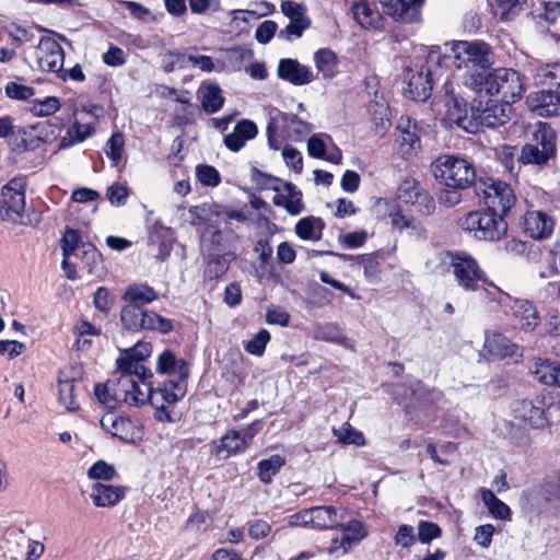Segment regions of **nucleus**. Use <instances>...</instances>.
Instances as JSON below:
<instances>
[{
	"instance_id": "obj_20",
	"label": "nucleus",
	"mask_w": 560,
	"mask_h": 560,
	"mask_svg": "<svg viewBox=\"0 0 560 560\" xmlns=\"http://www.w3.org/2000/svg\"><path fill=\"white\" fill-rule=\"evenodd\" d=\"M117 380L118 387L122 390L119 396V406L140 407L148 402L149 394L144 383L142 388L129 374H119Z\"/></svg>"
},
{
	"instance_id": "obj_41",
	"label": "nucleus",
	"mask_w": 560,
	"mask_h": 560,
	"mask_svg": "<svg viewBox=\"0 0 560 560\" xmlns=\"http://www.w3.org/2000/svg\"><path fill=\"white\" fill-rule=\"evenodd\" d=\"M285 464L281 455H272L269 458L261 459L258 463V478L264 483H270L282 466Z\"/></svg>"
},
{
	"instance_id": "obj_40",
	"label": "nucleus",
	"mask_w": 560,
	"mask_h": 560,
	"mask_svg": "<svg viewBox=\"0 0 560 560\" xmlns=\"http://www.w3.org/2000/svg\"><path fill=\"white\" fill-rule=\"evenodd\" d=\"M481 500L493 517L503 521L511 518V509L503 501L498 499L491 490L482 489Z\"/></svg>"
},
{
	"instance_id": "obj_10",
	"label": "nucleus",
	"mask_w": 560,
	"mask_h": 560,
	"mask_svg": "<svg viewBox=\"0 0 560 560\" xmlns=\"http://www.w3.org/2000/svg\"><path fill=\"white\" fill-rule=\"evenodd\" d=\"M534 143L525 144L518 158L523 164H545L556 153V133L550 126L538 122L533 133Z\"/></svg>"
},
{
	"instance_id": "obj_37",
	"label": "nucleus",
	"mask_w": 560,
	"mask_h": 560,
	"mask_svg": "<svg viewBox=\"0 0 560 560\" xmlns=\"http://www.w3.org/2000/svg\"><path fill=\"white\" fill-rule=\"evenodd\" d=\"M117 365L120 371V374H129L132 377L138 376L142 381L150 378L152 376V372L149 369H147L142 362H140L136 358L130 357L125 351L117 359Z\"/></svg>"
},
{
	"instance_id": "obj_5",
	"label": "nucleus",
	"mask_w": 560,
	"mask_h": 560,
	"mask_svg": "<svg viewBox=\"0 0 560 560\" xmlns=\"http://www.w3.org/2000/svg\"><path fill=\"white\" fill-rule=\"evenodd\" d=\"M534 79L538 84L556 88L555 91H540L536 94L540 115L560 114V63H546L537 67Z\"/></svg>"
},
{
	"instance_id": "obj_52",
	"label": "nucleus",
	"mask_w": 560,
	"mask_h": 560,
	"mask_svg": "<svg viewBox=\"0 0 560 560\" xmlns=\"http://www.w3.org/2000/svg\"><path fill=\"white\" fill-rule=\"evenodd\" d=\"M397 128L400 131V140L402 144H408L409 147L413 148L415 144L419 142L417 125L411 124L410 118L401 117Z\"/></svg>"
},
{
	"instance_id": "obj_8",
	"label": "nucleus",
	"mask_w": 560,
	"mask_h": 560,
	"mask_svg": "<svg viewBox=\"0 0 560 560\" xmlns=\"http://www.w3.org/2000/svg\"><path fill=\"white\" fill-rule=\"evenodd\" d=\"M120 322L129 331L155 330L161 334H168L173 330V320L165 318L153 311L138 307L137 305L122 306Z\"/></svg>"
},
{
	"instance_id": "obj_28",
	"label": "nucleus",
	"mask_w": 560,
	"mask_h": 560,
	"mask_svg": "<svg viewBox=\"0 0 560 560\" xmlns=\"http://www.w3.org/2000/svg\"><path fill=\"white\" fill-rule=\"evenodd\" d=\"M156 371L161 374L177 376L178 381H185L189 375L186 361L176 358L171 350H164L159 354Z\"/></svg>"
},
{
	"instance_id": "obj_63",
	"label": "nucleus",
	"mask_w": 560,
	"mask_h": 560,
	"mask_svg": "<svg viewBox=\"0 0 560 560\" xmlns=\"http://www.w3.org/2000/svg\"><path fill=\"white\" fill-rule=\"evenodd\" d=\"M324 137L330 139L329 136L326 135H314L308 139L307 152L311 156L316 159H324L325 152L327 150Z\"/></svg>"
},
{
	"instance_id": "obj_48",
	"label": "nucleus",
	"mask_w": 560,
	"mask_h": 560,
	"mask_svg": "<svg viewBox=\"0 0 560 560\" xmlns=\"http://www.w3.org/2000/svg\"><path fill=\"white\" fill-rule=\"evenodd\" d=\"M244 441L241 439L240 431H230L221 439V444L217 450L220 454L225 452V457L245 451Z\"/></svg>"
},
{
	"instance_id": "obj_1",
	"label": "nucleus",
	"mask_w": 560,
	"mask_h": 560,
	"mask_svg": "<svg viewBox=\"0 0 560 560\" xmlns=\"http://www.w3.org/2000/svg\"><path fill=\"white\" fill-rule=\"evenodd\" d=\"M465 84L475 91L485 90L489 95L500 96L508 104L518 101L525 91L520 73L506 68L495 69L486 77L482 73L471 74Z\"/></svg>"
},
{
	"instance_id": "obj_15",
	"label": "nucleus",
	"mask_w": 560,
	"mask_h": 560,
	"mask_svg": "<svg viewBox=\"0 0 560 560\" xmlns=\"http://www.w3.org/2000/svg\"><path fill=\"white\" fill-rule=\"evenodd\" d=\"M338 527L341 529V535L334 537L327 547V552L330 556L340 557L346 555L352 546L359 544L368 535L363 523L358 520L349 521Z\"/></svg>"
},
{
	"instance_id": "obj_17",
	"label": "nucleus",
	"mask_w": 560,
	"mask_h": 560,
	"mask_svg": "<svg viewBox=\"0 0 560 560\" xmlns=\"http://www.w3.org/2000/svg\"><path fill=\"white\" fill-rule=\"evenodd\" d=\"M35 56L40 70L56 73L62 70L63 49L54 38H40Z\"/></svg>"
},
{
	"instance_id": "obj_53",
	"label": "nucleus",
	"mask_w": 560,
	"mask_h": 560,
	"mask_svg": "<svg viewBox=\"0 0 560 560\" xmlns=\"http://www.w3.org/2000/svg\"><path fill=\"white\" fill-rule=\"evenodd\" d=\"M124 145L125 139L120 132L112 135L106 143L105 153L114 162L115 165H117L121 160Z\"/></svg>"
},
{
	"instance_id": "obj_27",
	"label": "nucleus",
	"mask_w": 560,
	"mask_h": 560,
	"mask_svg": "<svg viewBox=\"0 0 560 560\" xmlns=\"http://www.w3.org/2000/svg\"><path fill=\"white\" fill-rule=\"evenodd\" d=\"M508 310L520 325L521 329L533 330L539 324V314L532 302L527 300H513Z\"/></svg>"
},
{
	"instance_id": "obj_21",
	"label": "nucleus",
	"mask_w": 560,
	"mask_h": 560,
	"mask_svg": "<svg viewBox=\"0 0 560 560\" xmlns=\"http://www.w3.org/2000/svg\"><path fill=\"white\" fill-rule=\"evenodd\" d=\"M445 120L450 125H456L463 129H467L465 121L467 120V103L464 98L455 95L454 88L451 82H445Z\"/></svg>"
},
{
	"instance_id": "obj_4",
	"label": "nucleus",
	"mask_w": 560,
	"mask_h": 560,
	"mask_svg": "<svg viewBox=\"0 0 560 560\" xmlns=\"http://www.w3.org/2000/svg\"><path fill=\"white\" fill-rule=\"evenodd\" d=\"M459 226L475 238L483 241H498L508 231L503 217L491 210L468 212L459 220Z\"/></svg>"
},
{
	"instance_id": "obj_12",
	"label": "nucleus",
	"mask_w": 560,
	"mask_h": 560,
	"mask_svg": "<svg viewBox=\"0 0 560 560\" xmlns=\"http://www.w3.org/2000/svg\"><path fill=\"white\" fill-rule=\"evenodd\" d=\"M482 198L488 210L506 213L515 203L513 189L504 182L492 178L483 182Z\"/></svg>"
},
{
	"instance_id": "obj_62",
	"label": "nucleus",
	"mask_w": 560,
	"mask_h": 560,
	"mask_svg": "<svg viewBox=\"0 0 560 560\" xmlns=\"http://www.w3.org/2000/svg\"><path fill=\"white\" fill-rule=\"evenodd\" d=\"M266 320L270 325L287 327L290 322V314L281 306H270L267 308Z\"/></svg>"
},
{
	"instance_id": "obj_35",
	"label": "nucleus",
	"mask_w": 560,
	"mask_h": 560,
	"mask_svg": "<svg viewBox=\"0 0 560 560\" xmlns=\"http://www.w3.org/2000/svg\"><path fill=\"white\" fill-rule=\"evenodd\" d=\"M79 260L82 268L88 271L89 275L101 277L103 273V259L100 252L92 244H85L81 246V253L79 257H74Z\"/></svg>"
},
{
	"instance_id": "obj_16",
	"label": "nucleus",
	"mask_w": 560,
	"mask_h": 560,
	"mask_svg": "<svg viewBox=\"0 0 560 560\" xmlns=\"http://www.w3.org/2000/svg\"><path fill=\"white\" fill-rule=\"evenodd\" d=\"M520 226L530 238L545 240L551 235L555 220L545 211L529 209L521 218Z\"/></svg>"
},
{
	"instance_id": "obj_43",
	"label": "nucleus",
	"mask_w": 560,
	"mask_h": 560,
	"mask_svg": "<svg viewBox=\"0 0 560 560\" xmlns=\"http://www.w3.org/2000/svg\"><path fill=\"white\" fill-rule=\"evenodd\" d=\"M314 61L318 72H322L324 78H332L335 75L337 57L334 51L319 49L314 55Z\"/></svg>"
},
{
	"instance_id": "obj_9",
	"label": "nucleus",
	"mask_w": 560,
	"mask_h": 560,
	"mask_svg": "<svg viewBox=\"0 0 560 560\" xmlns=\"http://www.w3.org/2000/svg\"><path fill=\"white\" fill-rule=\"evenodd\" d=\"M451 50L457 69H487L492 65L491 47L482 40H457Z\"/></svg>"
},
{
	"instance_id": "obj_22",
	"label": "nucleus",
	"mask_w": 560,
	"mask_h": 560,
	"mask_svg": "<svg viewBox=\"0 0 560 560\" xmlns=\"http://www.w3.org/2000/svg\"><path fill=\"white\" fill-rule=\"evenodd\" d=\"M278 77L293 85H304L315 80V75L308 67L291 58L279 61Z\"/></svg>"
},
{
	"instance_id": "obj_31",
	"label": "nucleus",
	"mask_w": 560,
	"mask_h": 560,
	"mask_svg": "<svg viewBox=\"0 0 560 560\" xmlns=\"http://www.w3.org/2000/svg\"><path fill=\"white\" fill-rule=\"evenodd\" d=\"M159 295L153 288L143 283H133L125 289L121 296L128 305H137L142 307L145 304H150L158 300Z\"/></svg>"
},
{
	"instance_id": "obj_3",
	"label": "nucleus",
	"mask_w": 560,
	"mask_h": 560,
	"mask_svg": "<svg viewBox=\"0 0 560 560\" xmlns=\"http://www.w3.org/2000/svg\"><path fill=\"white\" fill-rule=\"evenodd\" d=\"M432 172L435 179L454 189L468 188L476 177L474 166L467 160L454 155L439 156L432 164Z\"/></svg>"
},
{
	"instance_id": "obj_44",
	"label": "nucleus",
	"mask_w": 560,
	"mask_h": 560,
	"mask_svg": "<svg viewBox=\"0 0 560 560\" xmlns=\"http://www.w3.org/2000/svg\"><path fill=\"white\" fill-rule=\"evenodd\" d=\"M541 505L547 510H560V483L552 481L544 485L539 490Z\"/></svg>"
},
{
	"instance_id": "obj_13",
	"label": "nucleus",
	"mask_w": 560,
	"mask_h": 560,
	"mask_svg": "<svg viewBox=\"0 0 560 560\" xmlns=\"http://www.w3.org/2000/svg\"><path fill=\"white\" fill-rule=\"evenodd\" d=\"M101 425L104 431L125 443H136L142 440L143 431L140 422L128 417L107 413L102 417Z\"/></svg>"
},
{
	"instance_id": "obj_6",
	"label": "nucleus",
	"mask_w": 560,
	"mask_h": 560,
	"mask_svg": "<svg viewBox=\"0 0 560 560\" xmlns=\"http://www.w3.org/2000/svg\"><path fill=\"white\" fill-rule=\"evenodd\" d=\"M346 510L332 505L313 506L288 516L291 527H310L313 529H331L342 524Z\"/></svg>"
},
{
	"instance_id": "obj_50",
	"label": "nucleus",
	"mask_w": 560,
	"mask_h": 560,
	"mask_svg": "<svg viewBox=\"0 0 560 560\" xmlns=\"http://www.w3.org/2000/svg\"><path fill=\"white\" fill-rule=\"evenodd\" d=\"M287 192L285 210L291 215H298L304 210L302 192L291 183L284 186Z\"/></svg>"
},
{
	"instance_id": "obj_14",
	"label": "nucleus",
	"mask_w": 560,
	"mask_h": 560,
	"mask_svg": "<svg viewBox=\"0 0 560 560\" xmlns=\"http://www.w3.org/2000/svg\"><path fill=\"white\" fill-rule=\"evenodd\" d=\"M82 377L83 370L80 365L66 366L59 373V399L69 411L79 409L78 383L81 382Z\"/></svg>"
},
{
	"instance_id": "obj_36",
	"label": "nucleus",
	"mask_w": 560,
	"mask_h": 560,
	"mask_svg": "<svg viewBox=\"0 0 560 560\" xmlns=\"http://www.w3.org/2000/svg\"><path fill=\"white\" fill-rule=\"evenodd\" d=\"M511 104H493L487 106L482 112V122L490 128H495L505 125L510 120L511 116Z\"/></svg>"
},
{
	"instance_id": "obj_56",
	"label": "nucleus",
	"mask_w": 560,
	"mask_h": 560,
	"mask_svg": "<svg viewBox=\"0 0 560 560\" xmlns=\"http://www.w3.org/2000/svg\"><path fill=\"white\" fill-rule=\"evenodd\" d=\"M116 470L114 466L104 460H98L88 470V477L95 480H110L114 478Z\"/></svg>"
},
{
	"instance_id": "obj_42",
	"label": "nucleus",
	"mask_w": 560,
	"mask_h": 560,
	"mask_svg": "<svg viewBox=\"0 0 560 560\" xmlns=\"http://www.w3.org/2000/svg\"><path fill=\"white\" fill-rule=\"evenodd\" d=\"M495 13L502 21H511L524 9L527 0H492Z\"/></svg>"
},
{
	"instance_id": "obj_39",
	"label": "nucleus",
	"mask_w": 560,
	"mask_h": 560,
	"mask_svg": "<svg viewBox=\"0 0 560 560\" xmlns=\"http://www.w3.org/2000/svg\"><path fill=\"white\" fill-rule=\"evenodd\" d=\"M324 223L319 218L306 217L295 225V233L302 240L316 241L322 236Z\"/></svg>"
},
{
	"instance_id": "obj_58",
	"label": "nucleus",
	"mask_w": 560,
	"mask_h": 560,
	"mask_svg": "<svg viewBox=\"0 0 560 560\" xmlns=\"http://www.w3.org/2000/svg\"><path fill=\"white\" fill-rule=\"evenodd\" d=\"M5 94L8 97L13 100L26 101L35 94V90L28 85L9 82L5 85Z\"/></svg>"
},
{
	"instance_id": "obj_32",
	"label": "nucleus",
	"mask_w": 560,
	"mask_h": 560,
	"mask_svg": "<svg viewBox=\"0 0 560 560\" xmlns=\"http://www.w3.org/2000/svg\"><path fill=\"white\" fill-rule=\"evenodd\" d=\"M202 109L208 114L217 113L224 104V97L219 85L202 83L198 90Z\"/></svg>"
},
{
	"instance_id": "obj_59",
	"label": "nucleus",
	"mask_w": 560,
	"mask_h": 560,
	"mask_svg": "<svg viewBox=\"0 0 560 560\" xmlns=\"http://www.w3.org/2000/svg\"><path fill=\"white\" fill-rule=\"evenodd\" d=\"M197 177L199 182L205 186L215 187L221 182V177L218 170L210 165L198 166Z\"/></svg>"
},
{
	"instance_id": "obj_51",
	"label": "nucleus",
	"mask_w": 560,
	"mask_h": 560,
	"mask_svg": "<svg viewBox=\"0 0 560 560\" xmlns=\"http://www.w3.org/2000/svg\"><path fill=\"white\" fill-rule=\"evenodd\" d=\"M282 13L290 20V22H311L306 16V7L302 3L285 0L281 2Z\"/></svg>"
},
{
	"instance_id": "obj_26",
	"label": "nucleus",
	"mask_w": 560,
	"mask_h": 560,
	"mask_svg": "<svg viewBox=\"0 0 560 560\" xmlns=\"http://www.w3.org/2000/svg\"><path fill=\"white\" fill-rule=\"evenodd\" d=\"M257 133L258 129L254 121L242 119L236 124L233 131L224 137V144L230 151L238 152Z\"/></svg>"
},
{
	"instance_id": "obj_38",
	"label": "nucleus",
	"mask_w": 560,
	"mask_h": 560,
	"mask_svg": "<svg viewBox=\"0 0 560 560\" xmlns=\"http://www.w3.org/2000/svg\"><path fill=\"white\" fill-rule=\"evenodd\" d=\"M86 243L81 241L80 233L77 230L68 229L66 230L62 238H61V249H62V265H69V258L79 257L81 253V246H84Z\"/></svg>"
},
{
	"instance_id": "obj_46",
	"label": "nucleus",
	"mask_w": 560,
	"mask_h": 560,
	"mask_svg": "<svg viewBox=\"0 0 560 560\" xmlns=\"http://www.w3.org/2000/svg\"><path fill=\"white\" fill-rule=\"evenodd\" d=\"M332 433L338 442L346 445L363 446L365 445V438L362 432L352 428L350 423H343L340 428H332Z\"/></svg>"
},
{
	"instance_id": "obj_45",
	"label": "nucleus",
	"mask_w": 560,
	"mask_h": 560,
	"mask_svg": "<svg viewBox=\"0 0 560 560\" xmlns=\"http://www.w3.org/2000/svg\"><path fill=\"white\" fill-rule=\"evenodd\" d=\"M233 259L234 255L232 253L212 256L211 259L208 261L206 275L210 279L221 278L229 270L230 264Z\"/></svg>"
},
{
	"instance_id": "obj_33",
	"label": "nucleus",
	"mask_w": 560,
	"mask_h": 560,
	"mask_svg": "<svg viewBox=\"0 0 560 560\" xmlns=\"http://www.w3.org/2000/svg\"><path fill=\"white\" fill-rule=\"evenodd\" d=\"M352 12L354 19L363 28L376 30L382 27V16L370 3L365 1L354 3Z\"/></svg>"
},
{
	"instance_id": "obj_64",
	"label": "nucleus",
	"mask_w": 560,
	"mask_h": 560,
	"mask_svg": "<svg viewBox=\"0 0 560 560\" xmlns=\"http://www.w3.org/2000/svg\"><path fill=\"white\" fill-rule=\"evenodd\" d=\"M310 25L311 22H290L284 28L279 31L278 36L284 40H291L292 37L300 38Z\"/></svg>"
},
{
	"instance_id": "obj_34",
	"label": "nucleus",
	"mask_w": 560,
	"mask_h": 560,
	"mask_svg": "<svg viewBox=\"0 0 560 560\" xmlns=\"http://www.w3.org/2000/svg\"><path fill=\"white\" fill-rule=\"evenodd\" d=\"M533 374L538 382L545 385H556L560 387V363L548 359H538L535 362Z\"/></svg>"
},
{
	"instance_id": "obj_7",
	"label": "nucleus",
	"mask_w": 560,
	"mask_h": 560,
	"mask_svg": "<svg viewBox=\"0 0 560 560\" xmlns=\"http://www.w3.org/2000/svg\"><path fill=\"white\" fill-rule=\"evenodd\" d=\"M559 411L558 405L551 396L537 397L535 400L522 399L514 404L513 413L518 420L527 422L530 428L539 430L550 425L555 413Z\"/></svg>"
},
{
	"instance_id": "obj_2",
	"label": "nucleus",
	"mask_w": 560,
	"mask_h": 560,
	"mask_svg": "<svg viewBox=\"0 0 560 560\" xmlns=\"http://www.w3.org/2000/svg\"><path fill=\"white\" fill-rule=\"evenodd\" d=\"M25 183L13 178L1 189L0 220L22 226H36L42 219L34 209H26Z\"/></svg>"
},
{
	"instance_id": "obj_29",
	"label": "nucleus",
	"mask_w": 560,
	"mask_h": 560,
	"mask_svg": "<svg viewBox=\"0 0 560 560\" xmlns=\"http://www.w3.org/2000/svg\"><path fill=\"white\" fill-rule=\"evenodd\" d=\"M125 497L124 488L112 485L95 483L92 488L91 499L96 506L109 508L117 504Z\"/></svg>"
},
{
	"instance_id": "obj_57",
	"label": "nucleus",
	"mask_w": 560,
	"mask_h": 560,
	"mask_svg": "<svg viewBox=\"0 0 560 560\" xmlns=\"http://www.w3.org/2000/svg\"><path fill=\"white\" fill-rule=\"evenodd\" d=\"M508 436L511 442L517 447H528L532 444V438L529 432L514 423H511L508 431Z\"/></svg>"
},
{
	"instance_id": "obj_25",
	"label": "nucleus",
	"mask_w": 560,
	"mask_h": 560,
	"mask_svg": "<svg viewBox=\"0 0 560 560\" xmlns=\"http://www.w3.org/2000/svg\"><path fill=\"white\" fill-rule=\"evenodd\" d=\"M147 390L149 394L148 401L152 406H159V402L166 406L174 405L185 396L186 383L185 381L170 382L158 389H152L147 385Z\"/></svg>"
},
{
	"instance_id": "obj_23",
	"label": "nucleus",
	"mask_w": 560,
	"mask_h": 560,
	"mask_svg": "<svg viewBox=\"0 0 560 560\" xmlns=\"http://www.w3.org/2000/svg\"><path fill=\"white\" fill-rule=\"evenodd\" d=\"M485 351L495 359L521 357L520 347L498 331L485 334Z\"/></svg>"
},
{
	"instance_id": "obj_47",
	"label": "nucleus",
	"mask_w": 560,
	"mask_h": 560,
	"mask_svg": "<svg viewBox=\"0 0 560 560\" xmlns=\"http://www.w3.org/2000/svg\"><path fill=\"white\" fill-rule=\"evenodd\" d=\"M481 295L489 302L497 303L504 312L508 311V306L512 303V298L503 292L500 288L486 279V284L480 283Z\"/></svg>"
},
{
	"instance_id": "obj_19",
	"label": "nucleus",
	"mask_w": 560,
	"mask_h": 560,
	"mask_svg": "<svg viewBox=\"0 0 560 560\" xmlns=\"http://www.w3.org/2000/svg\"><path fill=\"white\" fill-rule=\"evenodd\" d=\"M386 14L396 21L412 23L421 16L424 0H381Z\"/></svg>"
},
{
	"instance_id": "obj_24",
	"label": "nucleus",
	"mask_w": 560,
	"mask_h": 560,
	"mask_svg": "<svg viewBox=\"0 0 560 560\" xmlns=\"http://www.w3.org/2000/svg\"><path fill=\"white\" fill-rule=\"evenodd\" d=\"M408 96L415 101H425L432 91L431 71L421 69L419 71L408 70L406 74Z\"/></svg>"
},
{
	"instance_id": "obj_55",
	"label": "nucleus",
	"mask_w": 560,
	"mask_h": 560,
	"mask_svg": "<svg viewBox=\"0 0 560 560\" xmlns=\"http://www.w3.org/2000/svg\"><path fill=\"white\" fill-rule=\"evenodd\" d=\"M270 340V334L266 329H261L246 345L245 349L253 355L260 357L264 354L267 343Z\"/></svg>"
},
{
	"instance_id": "obj_49",
	"label": "nucleus",
	"mask_w": 560,
	"mask_h": 560,
	"mask_svg": "<svg viewBox=\"0 0 560 560\" xmlns=\"http://www.w3.org/2000/svg\"><path fill=\"white\" fill-rule=\"evenodd\" d=\"M94 132L90 124H81L75 121L73 126L67 131V137L61 141L62 145H72L78 142L84 141Z\"/></svg>"
},
{
	"instance_id": "obj_61",
	"label": "nucleus",
	"mask_w": 560,
	"mask_h": 560,
	"mask_svg": "<svg viewBox=\"0 0 560 560\" xmlns=\"http://www.w3.org/2000/svg\"><path fill=\"white\" fill-rule=\"evenodd\" d=\"M224 235L219 230L206 231L201 237V247L211 253L213 249L223 246Z\"/></svg>"
},
{
	"instance_id": "obj_60",
	"label": "nucleus",
	"mask_w": 560,
	"mask_h": 560,
	"mask_svg": "<svg viewBox=\"0 0 560 560\" xmlns=\"http://www.w3.org/2000/svg\"><path fill=\"white\" fill-rule=\"evenodd\" d=\"M60 108L59 100L55 96L45 97L43 101L35 103L32 112L37 116H50Z\"/></svg>"
},
{
	"instance_id": "obj_30",
	"label": "nucleus",
	"mask_w": 560,
	"mask_h": 560,
	"mask_svg": "<svg viewBox=\"0 0 560 560\" xmlns=\"http://www.w3.org/2000/svg\"><path fill=\"white\" fill-rule=\"evenodd\" d=\"M121 389L118 387L117 376L105 383H97L94 386V395L97 401L107 409H114L119 406V396Z\"/></svg>"
},
{
	"instance_id": "obj_18",
	"label": "nucleus",
	"mask_w": 560,
	"mask_h": 560,
	"mask_svg": "<svg viewBox=\"0 0 560 560\" xmlns=\"http://www.w3.org/2000/svg\"><path fill=\"white\" fill-rule=\"evenodd\" d=\"M397 197L404 203L416 206L418 211L424 214L432 213L435 208L433 198L415 179L402 180Z\"/></svg>"
},
{
	"instance_id": "obj_11",
	"label": "nucleus",
	"mask_w": 560,
	"mask_h": 560,
	"mask_svg": "<svg viewBox=\"0 0 560 560\" xmlns=\"http://www.w3.org/2000/svg\"><path fill=\"white\" fill-rule=\"evenodd\" d=\"M450 265L456 283L463 290L478 291L480 290V283L486 284V272L469 254L464 252L452 254Z\"/></svg>"
},
{
	"instance_id": "obj_54",
	"label": "nucleus",
	"mask_w": 560,
	"mask_h": 560,
	"mask_svg": "<svg viewBox=\"0 0 560 560\" xmlns=\"http://www.w3.org/2000/svg\"><path fill=\"white\" fill-rule=\"evenodd\" d=\"M317 334L318 337L325 341L335 342L348 349H353V342L343 336L335 326H326L322 328Z\"/></svg>"
}]
</instances>
